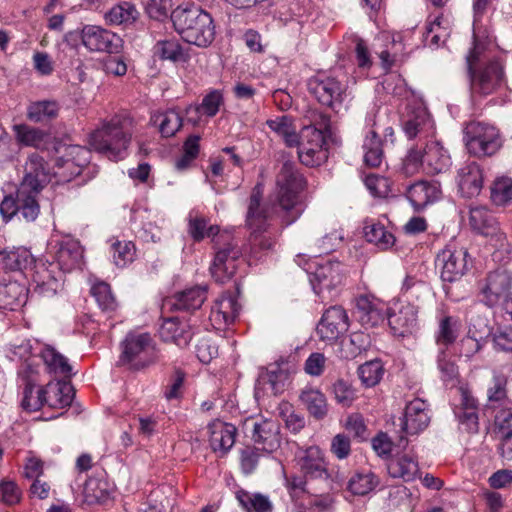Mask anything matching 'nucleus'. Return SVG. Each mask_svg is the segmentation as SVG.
<instances>
[{
    "mask_svg": "<svg viewBox=\"0 0 512 512\" xmlns=\"http://www.w3.org/2000/svg\"><path fill=\"white\" fill-rule=\"evenodd\" d=\"M48 163L37 153L31 154L25 162V175L19 186L40 192L52 179Z\"/></svg>",
    "mask_w": 512,
    "mask_h": 512,
    "instance_id": "nucleus-20",
    "label": "nucleus"
},
{
    "mask_svg": "<svg viewBox=\"0 0 512 512\" xmlns=\"http://www.w3.org/2000/svg\"><path fill=\"white\" fill-rule=\"evenodd\" d=\"M364 236L368 242L374 243L382 250L389 249L395 243L394 235L387 231L383 224L374 221L365 224Z\"/></svg>",
    "mask_w": 512,
    "mask_h": 512,
    "instance_id": "nucleus-45",
    "label": "nucleus"
},
{
    "mask_svg": "<svg viewBox=\"0 0 512 512\" xmlns=\"http://www.w3.org/2000/svg\"><path fill=\"white\" fill-rule=\"evenodd\" d=\"M171 21L177 33L189 44L207 47L214 40L213 19L199 6H178L171 12Z\"/></svg>",
    "mask_w": 512,
    "mask_h": 512,
    "instance_id": "nucleus-3",
    "label": "nucleus"
},
{
    "mask_svg": "<svg viewBox=\"0 0 512 512\" xmlns=\"http://www.w3.org/2000/svg\"><path fill=\"white\" fill-rule=\"evenodd\" d=\"M262 379L270 384L274 394H278L284 390L288 373L278 365H271L262 375Z\"/></svg>",
    "mask_w": 512,
    "mask_h": 512,
    "instance_id": "nucleus-59",
    "label": "nucleus"
},
{
    "mask_svg": "<svg viewBox=\"0 0 512 512\" xmlns=\"http://www.w3.org/2000/svg\"><path fill=\"white\" fill-rule=\"evenodd\" d=\"M388 307L374 295L364 294L356 298L355 316L362 327L375 328L387 319Z\"/></svg>",
    "mask_w": 512,
    "mask_h": 512,
    "instance_id": "nucleus-13",
    "label": "nucleus"
},
{
    "mask_svg": "<svg viewBox=\"0 0 512 512\" xmlns=\"http://www.w3.org/2000/svg\"><path fill=\"white\" fill-rule=\"evenodd\" d=\"M121 347L119 363L131 369L145 368L156 359L155 344L149 333L129 332Z\"/></svg>",
    "mask_w": 512,
    "mask_h": 512,
    "instance_id": "nucleus-7",
    "label": "nucleus"
},
{
    "mask_svg": "<svg viewBox=\"0 0 512 512\" xmlns=\"http://www.w3.org/2000/svg\"><path fill=\"white\" fill-rule=\"evenodd\" d=\"M223 104V93L220 90H212L203 98L197 110L208 117H213Z\"/></svg>",
    "mask_w": 512,
    "mask_h": 512,
    "instance_id": "nucleus-62",
    "label": "nucleus"
},
{
    "mask_svg": "<svg viewBox=\"0 0 512 512\" xmlns=\"http://www.w3.org/2000/svg\"><path fill=\"white\" fill-rule=\"evenodd\" d=\"M309 93L322 105L337 109L349 96L348 86L339 75H316L307 83Z\"/></svg>",
    "mask_w": 512,
    "mask_h": 512,
    "instance_id": "nucleus-9",
    "label": "nucleus"
},
{
    "mask_svg": "<svg viewBox=\"0 0 512 512\" xmlns=\"http://www.w3.org/2000/svg\"><path fill=\"white\" fill-rule=\"evenodd\" d=\"M512 288V274L507 270L498 269L488 274L481 286L483 300L488 306H494L505 299Z\"/></svg>",
    "mask_w": 512,
    "mask_h": 512,
    "instance_id": "nucleus-21",
    "label": "nucleus"
},
{
    "mask_svg": "<svg viewBox=\"0 0 512 512\" xmlns=\"http://www.w3.org/2000/svg\"><path fill=\"white\" fill-rule=\"evenodd\" d=\"M441 190L436 183L418 181L406 189V197L416 210L423 209L429 203L439 199Z\"/></svg>",
    "mask_w": 512,
    "mask_h": 512,
    "instance_id": "nucleus-32",
    "label": "nucleus"
},
{
    "mask_svg": "<svg viewBox=\"0 0 512 512\" xmlns=\"http://www.w3.org/2000/svg\"><path fill=\"white\" fill-rule=\"evenodd\" d=\"M215 257L210 267L212 277L219 283H225L235 275L242 250L231 236L214 239Z\"/></svg>",
    "mask_w": 512,
    "mask_h": 512,
    "instance_id": "nucleus-8",
    "label": "nucleus"
},
{
    "mask_svg": "<svg viewBox=\"0 0 512 512\" xmlns=\"http://www.w3.org/2000/svg\"><path fill=\"white\" fill-rule=\"evenodd\" d=\"M153 53L161 60L180 62L186 60V54L177 39H163L156 42Z\"/></svg>",
    "mask_w": 512,
    "mask_h": 512,
    "instance_id": "nucleus-47",
    "label": "nucleus"
},
{
    "mask_svg": "<svg viewBox=\"0 0 512 512\" xmlns=\"http://www.w3.org/2000/svg\"><path fill=\"white\" fill-rule=\"evenodd\" d=\"M450 35V22L443 14L436 15L427 22L424 41L430 47H439L444 44Z\"/></svg>",
    "mask_w": 512,
    "mask_h": 512,
    "instance_id": "nucleus-40",
    "label": "nucleus"
},
{
    "mask_svg": "<svg viewBox=\"0 0 512 512\" xmlns=\"http://www.w3.org/2000/svg\"><path fill=\"white\" fill-rule=\"evenodd\" d=\"M153 121L159 126V131L164 137L174 136L182 126V117L174 109L153 116Z\"/></svg>",
    "mask_w": 512,
    "mask_h": 512,
    "instance_id": "nucleus-49",
    "label": "nucleus"
},
{
    "mask_svg": "<svg viewBox=\"0 0 512 512\" xmlns=\"http://www.w3.org/2000/svg\"><path fill=\"white\" fill-rule=\"evenodd\" d=\"M332 393L337 403L343 407L351 406L356 398L353 387L344 379H338L333 383Z\"/></svg>",
    "mask_w": 512,
    "mask_h": 512,
    "instance_id": "nucleus-61",
    "label": "nucleus"
},
{
    "mask_svg": "<svg viewBox=\"0 0 512 512\" xmlns=\"http://www.w3.org/2000/svg\"><path fill=\"white\" fill-rule=\"evenodd\" d=\"M206 288L195 286L176 293L171 299V306L180 311L199 309L206 300Z\"/></svg>",
    "mask_w": 512,
    "mask_h": 512,
    "instance_id": "nucleus-38",
    "label": "nucleus"
},
{
    "mask_svg": "<svg viewBox=\"0 0 512 512\" xmlns=\"http://www.w3.org/2000/svg\"><path fill=\"white\" fill-rule=\"evenodd\" d=\"M349 328V318L344 308H328L317 325V334L322 341L333 342Z\"/></svg>",
    "mask_w": 512,
    "mask_h": 512,
    "instance_id": "nucleus-19",
    "label": "nucleus"
},
{
    "mask_svg": "<svg viewBox=\"0 0 512 512\" xmlns=\"http://www.w3.org/2000/svg\"><path fill=\"white\" fill-rule=\"evenodd\" d=\"M300 469L311 477L327 474V463L321 450H298L296 455Z\"/></svg>",
    "mask_w": 512,
    "mask_h": 512,
    "instance_id": "nucleus-39",
    "label": "nucleus"
},
{
    "mask_svg": "<svg viewBox=\"0 0 512 512\" xmlns=\"http://www.w3.org/2000/svg\"><path fill=\"white\" fill-rule=\"evenodd\" d=\"M305 187L306 180L295 163L285 161L276 176L275 199L263 206L271 208L274 205V212L279 213L285 225H290L301 216L304 210L300 194Z\"/></svg>",
    "mask_w": 512,
    "mask_h": 512,
    "instance_id": "nucleus-2",
    "label": "nucleus"
},
{
    "mask_svg": "<svg viewBox=\"0 0 512 512\" xmlns=\"http://www.w3.org/2000/svg\"><path fill=\"white\" fill-rule=\"evenodd\" d=\"M14 131L18 142L25 146L39 147L43 144L46 134L39 128L27 125H15Z\"/></svg>",
    "mask_w": 512,
    "mask_h": 512,
    "instance_id": "nucleus-54",
    "label": "nucleus"
},
{
    "mask_svg": "<svg viewBox=\"0 0 512 512\" xmlns=\"http://www.w3.org/2000/svg\"><path fill=\"white\" fill-rule=\"evenodd\" d=\"M428 404L419 398L410 401L401 421L402 431L406 435H416L425 430L430 423Z\"/></svg>",
    "mask_w": 512,
    "mask_h": 512,
    "instance_id": "nucleus-24",
    "label": "nucleus"
},
{
    "mask_svg": "<svg viewBox=\"0 0 512 512\" xmlns=\"http://www.w3.org/2000/svg\"><path fill=\"white\" fill-rule=\"evenodd\" d=\"M459 330L460 323L458 318L442 312L438 316V326L434 333L438 350H448L456 342Z\"/></svg>",
    "mask_w": 512,
    "mask_h": 512,
    "instance_id": "nucleus-33",
    "label": "nucleus"
},
{
    "mask_svg": "<svg viewBox=\"0 0 512 512\" xmlns=\"http://www.w3.org/2000/svg\"><path fill=\"white\" fill-rule=\"evenodd\" d=\"M91 293L103 311L111 312L116 309V300L107 283H95L91 288Z\"/></svg>",
    "mask_w": 512,
    "mask_h": 512,
    "instance_id": "nucleus-56",
    "label": "nucleus"
},
{
    "mask_svg": "<svg viewBox=\"0 0 512 512\" xmlns=\"http://www.w3.org/2000/svg\"><path fill=\"white\" fill-rule=\"evenodd\" d=\"M111 494L109 483L101 478L90 477L83 487L84 500L88 504L103 503Z\"/></svg>",
    "mask_w": 512,
    "mask_h": 512,
    "instance_id": "nucleus-43",
    "label": "nucleus"
},
{
    "mask_svg": "<svg viewBox=\"0 0 512 512\" xmlns=\"http://www.w3.org/2000/svg\"><path fill=\"white\" fill-rule=\"evenodd\" d=\"M35 263L32 253L25 247L0 249V269L6 272L24 271Z\"/></svg>",
    "mask_w": 512,
    "mask_h": 512,
    "instance_id": "nucleus-29",
    "label": "nucleus"
},
{
    "mask_svg": "<svg viewBox=\"0 0 512 512\" xmlns=\"http://www.w3.org/2000/svg\"><path fill=\"white\" fill-rule=\"evenodd\" d=\"M387 320L391 331L398 337L412 335L419 329L418 308L409 302L394 303L388 308Z\"/></svg>",
    "mask_w": 512,
    "mask_h": 512,
    "instance_id": "nucleus-11",
    "label": "nucleus"
},
{
    "mask_svg": "<svg viewBox=\"0 0 512 512\" xmlns=\"http://www.w3.org/2000/svg\"><path fill=\"white\" fill-rule=\"evenodd\" d=\"M380 478L371 470L355 472L347 481L346 491L351 496L365 497L380 485Z\"/></svg>",
    "mask_w": 512,
    "mask_h": 512,
    "instance_id": "nucleus-34",
    "label": "nucleus"
},
{
    "mask_svg": "<svg viewBox=\"0 0 512 512\" xmlns=\"http://www.w3.org/2000/svg\"><path fill=\"white\" fill-rule=\"evenodd\" d=\"M368 121L371 122L372 129L367 133L363 142L364 162L371 168H377L383 160L382 141L375 129L377 126L375 116Z\"/></svg>",
    "mask_w": 512,
    "mask_h": 512,
    "instance_id": "nucleus-37",
    "label": "nucleus"
},
{
    "mask_svg": "<svg viewBox=\"0 0 512 512\" xmlns=\"http://www.w3.org/2000/svg\"><path fill=\"white\" fill-rule=\"evenodd\" d=\"M346 430L359 443L368 439V429L364 418L358 413H353L347 417Z\"/></svg>",
    "mask_w": 512,
    "mask_h": 512,
    "instance_id": "nucleus-64",
    "label": "nucleus"
},
{
    "mask_svg": "<svg viewBox=\"0 0 512 512\" xmlns=\"http://www.w3.org/2000/svg\"><path fill=\"white\" fill-rule=\"evenodd\" d=\"M469 225L473 231L487 238L495 248L493 258L496 261L509 259L512 245L500 227L495 215L486 207L477 206L470 209Z\"/></svg>",
    "mask_w": 512,
    "mask_h": 512,
    "instance_id": "nucleus-5",
    "label": "nucleus"
},
{
    "mask_svg": "<svg viewBox=\"0 0 512 512\" xmlns=\"http://www.w3.org/2000/svg\"><path fill=\"white\" fill-rule=\"evenodd\" d=\"M456 182L462 197L474 198L483 188V169L476 162L465 163L457 171Z\"/></svg>",
    "mask_w": 512,
    "mask_h": 512,
    "instance_id": "nucleus-23",
    "label": "nucleus"
},
{
    "mask_svg": "<svg viewBox=\"0 0 512 512\" xmlns=\"http://www.w3.org/2000/svg\"><path fill=\"white\" fill-rule=\"evenodd\" d=\"M422 154L428 173H443L447 171L451 165V157L448 151L436 139L427 141L422 150Z\"/></svg>",
    "mask_w": 512,
    "mask_h": 512,
    "instance_id": "nucleus-28",
    "label": "nucleus"
},
{
    "mask_svg": "<svg viewBox=\"0 0 512 512\" xmlns=\"http://www.w3.org/2000/svg\"><path fill=\"white\" fill-rule=\"evenodd\" d=\"M193 335L192 326L177 317L165 319L159 328V336L164 342L175 344L180 348L187 347Z\"/></svg>",
    "mask_w": 512,
    "mask_h": 512,
    "instance_id": "nucleus-26",
    "label": "nucleus"
},
{
    "mask_svg": "<svg viewBox=\"0 0 512 512\" xmlns=\"http://www.w3.org/2000/svg\"><path fill=\"white\" fill-rule=\"evenodd\" d=\"M266 124L284 140L287 146L295 147L299 144V135L290 117L281 116L276 119H270L267 120Z\"/></svg>",
    "mask_w": 512,
    "mask_h": 512,
    "instance_id": "nucleus-44",
    "label": "nucleus"
},
{
    "mask_svg": "<svg viewBox=\"0 0 512 512\" xmlns=\"http://www.w3.org/2000/svg\"><path fill=\"white\" fill-rule=\"evenodd\" d=\"M274 215L279 216V213L274 212V205L271 208L263 206L262 190L260 186H256L249 197L246 213V225L251 231V253L257 255L258 252L273 248L275 239L269 233V221Z\"/></svg>",
    "mask_w": 512,
    "mask_h": 512,
    "instance_id": "nucleus-4",
    "label": "nucleus"
},
{
    "mask_svg": "<svg viewBox=\"0 0 512 512\" xmlns=\"http://www.w3.org/2000/svg\"><path fill=\"white\" fill-rule=\"evenodd\" d=\"M40 192L30 191L26 187L17 188L18 215L26 222H33L40 213L37 196Z\"/></svg>",
    "mask_w": 512,
    "mask_h": 512,
    "instance_id": "nucleus-42",
    "label": "nucleus"
},
{
    "mask_svg": "<svg viewBox=\"0 0 512 512\" xmlns=\"http://www.w3.org/2000/svg\"><path fill=\"white\" fill-rule=\"evenodd\" d=\"M137 16L138 12L134 5L129 2H122L112 7L105 14V19L111 25H122L134 22Z\"/></svg>",
    "mask_w": 512,
    "mask_h": 512,
    "instance_id": "nucleus-50",
    "label": "nucleus"
},
{
    "mask_svg": "<svg viewBox=\"0 0 512 512\" xmlns=\"http://www.w3.org/2000/svg\"><path fill=\"white\" fill-rule=\"evenodd\" d=\"M59 104L55 100L32 102L27 108V116L33 122L55 119L59 113Z\"/></svg>",
    "mask_w": 512,
    "mask_h": 512,
    "instance_id": "nucleus-46",
    "label": "nucleus"
},
{
    "mask_svg": "<svg viewBox=\"0 0 512 512\" xmlns=\"http://www.w3.org/2000/svg\"><path fill=\"white\" fill-rule=\"evenodd\" d=\"M83 45L94 52L117 53L122 39L115 33L97 25H85L81 31Z\"/></svg>",
    "mask_w": 512,
    "mask_h": 512,
    "instance_id": "nucleus-14",
    "label": "nucleus"
},
{
    "mask_svg": "<svg viewBox=\"0 0 512 512\" xmlns=\"http://www.w3.org/2000/svg\"><path fill=\"white\" fill-rule=\"evenodd\" d=\"M39 355L44 362L46 371L49 374L63 378L71 377L72 367L69 364L68 359L53 346L45 345L41 349Z\"/></svg>",
    "mask_w": 512,
    "mask_h": 512,
    "instance_id": "nucleus-35",
    "label": "nucleus"
},
{
    "mask_svg": "<svg viewBox=\"0 0 512 512\" xmlns=\"http://www.w3.org/2000/svg\"><path fill=\"white\" fill-rule=\"evenodd\" d=\"M305 117L309 124L305 125L303 128H315L320 132L331 136V119L328 114L318 109H311L307 111Z\"/></svg>",
    "mask_w": 512,
    "mask_h": 512,
    "instance_id": "nucleus-63",
    "label": "nucleus"
},
{
    "mask_svg": "<svg viewBox=\"0 0 512 512\" xmlns=\"http://www.w3.org/2000/svg\"><path fill=\"white\" fill-rule=\"evenodd\" d=\"M467 257L464 248L449 245L441 250L436 257L441 279L450 283L460 280L468 270Z\"/></svg>",
    "mask_w": 512,
    "mask_h": 512,
    "instance_id": "nucleus-10",
    "label": "nucleus"
},
{
    "mask_svg": "<svg viewBox=\"0 0 512 512\" xmlns=\"http://www.w3.org/2000/svg\"><path fill=\"white\" fill-rule=\"evenodd\" d=\"M507 377L503 374L493 376L492 385L487 390V398L489 403L502 404L507 400Z\"/></svg>",
    "mask_w": 512,
    "mask_h": 512,
    "instance_id": "nucleus-60",
    "label": "nucleus"
},
{
    "mask_svg": "<svg viewBox=\"0 0 512 512\" xmlns=\"http://www.w3.org/2000/svg\"><path fill=\"white\" fill-rule=\"evenodd\" d=\"M378 456L386 461L388 473L393 478L405 482L414 480L419 473V465L412 454L404 450H376Z\"/></svg>",
    "mask_w": 512,
    "mask_h": 512,
    "instance_id": "nucleus-12",
    "label": "nucleus"
},
{
    "mask_svg": "<svg viewBox=\"0 0 512 512\" xmlns=\"http://www.w3.org/2000/svg\"><path fill=\"white\" fill-rule=\"evenodd\" d=\"M89 151L78 145H71L65 149L66 158L57 160L54 176L57 182H69L81 174L82 167L88 163Z\"/></svg>",
    "mask_w": 512,
    "mask_h": 512,
    "instance_id": "nucleus-18",
    "label": "nucleus"
},
{
    "mask_svg": "<svg viewBox=\"0 0 512 512\" xmlns=\"http://www.w3.org/2000/svg\"><path fill=\"white\" fill-rule=\"evenodd\" d=\"M53 264L34 263L32 281L34 292L41 296H53L60 287L58 278L54 275Z\"/></svg>",
    "mask_w": 512,
    "mask_h": 512,
    "instance_id": "nucleus-31",
    "label": "nucleus"
},
{
    "mask_svg": "<svg viewBox=\"0 0 512 512\" xmlns=\"http://www.w3.org/2000/svg\"><path fill=\"white\" fill-rule=\"evenodd\" d=\"M240 304L231 293H223L211 307L209 321L217 330H223L231 325L240 311Z\"/></svg>",
    "mask_w": 512,
    "mask_h": 512,
    "instance_id": "nucleus-22",
    "label": "nucleus"
},
{
    "mask_svg": "<svg viewBox=\"0 0 512 512\" xmlns=\"http://www.w3.org/2000/svg\"><path fill=\"white\" fill-rule=\"evenodd\" d=\"M298 147V157L302 164L310 167L320 165L327 157L323 146L318 148L308 144H300Z\"/></svg>",
    "mask_w": 512,
    "mask_h": 512,
    "instance_id": "nucleus-57",
    "label": "nucleus"
},
{
    "mask_svg": "<svg viewBox=\"0 0 512 512\" xmlns=\"http://www.w3.org/2000/svg\"><path fill=\"white\" fill-rule=\"evenodd\" d=\"M463 133L468 153L478 158L495 155L503 145L499 129L487 122L470 121L465 125Z\"/></svg>",
    "mask_w": 512,
    "mask_h": 512,
    "instance_id": "nucleus-6",
    "label": "nucleus"
},
{
    "mask_svg": "<svg viewBox=\"0 0 512 512\" xmlns=\"http://www.w3.org/2000/svg\"><path fill=\"white\" fill-rule=\"evenodd\" d=\"M24 297V288L19 283L0 284V301L5 308L13 310Z\"/></svg>",
    "mask_w": 512,
    "mask_h": 512,
    "instance_id": "nucleus-53",
    "label": "nucleus"
},
{
    "mask_svg": "<svg viewBox=\"0 0 512 512\" xmlns=\"http://www.w3.org/2000/svg\"><path fill=\"white\" fill-rule=\"evenodd\" d=\"M383 374L384 368L379 360L366 362L358 368L359 378L366 387L377 385L382 379Z\"/></svg>",
    "mask_w": 512,
    "mask_h": 512,
    "instance_id": "nucleus-51",
    "label": "nucleus"
},
{
    "mask_svg": "<svg viewBox=\"0 0 512 512\" xmlns=\"http://www.w3.org/2000/svg\"><path fill=\"white\" fill-rule=\"evenodd\" d=\"M210 448H232L235 444L237 429L233 424L214 420L208 425Z\"/></svg>",
    "mask_w": 512,
    "mask_h": 512,
    "instance_id": "nucleus-36",
    "label": "nucleus"
},
{
    "mask_svg": "<svg viewBox=\"0 0 512 512\" xmlns=\"http://www.w3.org/2000/svg\"><path fill=\"white\" fill-rule=\"evenodd\" d=\"M133 135V119L127 114H115L103 119L90 133L89 144L109 160L119 161L127 155Z\"/></svg>",
    "mask_w": 512,
    "mask_h": 512,
    "instance_id": "nucleus-1",
    "label": "nucleus"
},
{
    "mask_svg": "<svg viewBox=\"0 0 512 512\" xmlns=\"http://www.w3.org/2000/svg\"><path fill=\"white\" fill-rule=\"evenodd\" d=\"M54 257L60 270L71 272L80 268L83 259V249L77 240L67 238L57 241L53 246Z\"/></svg>",
    "mask_w": 512,
    "mask_h": 512,
    "instance_id": "nucleus-25",
    "label": "nucleus"
},
{
    "mask_svg": "<svg viewBox=\"0 0 512 512\" xmlns=\"http://www.w3.org/2000/svg\"><path fill=\"white\" fill-rule=\"evenodd\" d=\"M43 392L45 405L54 409L70 406L75 395L73 386L66 381H51L43 387Z\"/></svg>",
    "mask_w": 512,
    "mask_h": 512,
    "instance_id": "nucleus-30",
    "label": "nucleus"
},
{
    "mask_svg": "<svg viewBox=\"0 0 512 512\" xmlns=\"http://www.w3.org/2000/svg\"><path fill=\"white\" fill-rule=\"evenodd\" d=\"M244 428L246 432H251V438L256 444L268 445L270 447L281 446L279 439V427L273 421H258L256 419L249 418L245 420Z\"/></svg>",
    "mask_w": 512,
    "mask_h": 512,
    "instance_id": "nucleus-27",
    "label": "nucleus"
},
{
    "mask_svg": "<svg viewBox=\"0 0 512 512\" xmlns=\"http://www.w3.org/2000/svg\"><path fill=\"white\" fill-rule=\"evenodd\" d=\"M343 266L338 261H326L317 264L314 272H311L310 282L314 292L325 298L326 292L330 293L343 281Z\"/></svg>",
    "mask_w": 512,
    "mask_h": 512,
    "instance_id": "nucleus-17",
    "label": "nucleus"
},
{
    "mask_svg": "<svg viewBox=\"0 0 512 512\" xmlns=\"http://www.w3.org/2000/svg\"><path fill=\"white\" fill-rule=\"evenodd\" d=\"M493 433L501 441L512 438V408H503L496 413Z\"/></svg>",
    "mask_w": 512,
    "mask_h": 512,
    "instance_id": "nucleus-52",
    "label": "nucleus"
},
{
    "mask_svg": "<svg viewBox=\"0 0 512 512\" xmlns=\"http://www.w3.org/2000/svg\"><path fill=\"white\" fill-rule=\"evenodd\" d=\"M490 190V197L495 205H506L512 200V179L508 177L497 178Z\"/></svg>",
    "mask_w": 512,
    "mask_h": 512,
    "instance_id": "nucleus-55",
    "label": "nucleus"
},
{
    "mask_svg": "<svg viewBox=\"0 0 512 512\" xmlns=\"http://www.w3.org/2000/svg\"><path fill=\"white\" fill-rule=\"evenodd\" d=\"M36 373L37 371L29 362L23 363L18 371V375L22 381L21 386L23 387L21 407L28 412L38 411L45 406L43 387L36 384L34 377Z\"/></svg>",
    "mask_w": 512,
    "mask_h": 512,
    "instance_id": "nucleus-16",
    "label": "nucleus"
},
{
    "mask_svg": "<svg viewBox=\"0 0 512 512\" xmlns=\"http://www.w3.org/2000/svg\"><path fill=\"white\" fill-rule=\"evenodd\" d=\"M300 400L315 419L321 420L327 415L328 403L325 395L319 389L305 388L300 394Z\"/></svg>",
    "mask_w": 512,
    "mask_h": 512,
    "instance_id": "nucleus-41",
    "label": "nucleus"
},
{
    "mask_svg": "<svg viewBox=\"0 0 512 512\" xmlns=\"http://www.w3.org/2000/svg\"><path fill=\"white\" fill-rule=\"evenodd\" d=\"M113 260L118 267H125L135 256V245L131 241H117L112 244Z\"/></svg>",
    "mask_w": 512,
    "mask_h": 512,
    "instance_id": "nucleus-58",
    "label": "nucleus"
},
{
    "mask_svg": "<svg viewBox=\"0 0 512 512\" xmlns=\"http://www.w3.org/2000/svg\"><path fill=\"white\" fill-rule=\"evenodd\" d=\"M504 83L503 66L491 61L472 73L471 90L474 94L487 96L496 92Z\"/></svg>",
    "mask_w": 512,
    "mask_h": 512,
    "instance_id": "nucleus-15",
    "label": "nucleus"
},
{
    "mask_svg": "<svg viewBox=\"0 0 512 512\" xmlns=\"http://www.w3.org/2000/svg\"><path fill=\"white\" fill-rule=\"evenodd\" d=\"M236 498L247 512H272L273 505L271 501L262 494H251L240 490L236 493Z\"/></svg>",
    "mask_w": 512,
    "mask_h": 512,
    "instance_id": "nucleus-48",
    "label": "nucleus"
}]
</instances>
